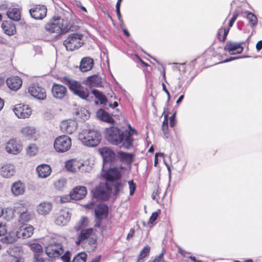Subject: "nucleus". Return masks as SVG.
I'll list each match as a JSON object with an SVG mask.
<instances>
[{
    "instance_id": "f257e3e1",
    "label": "nucleus",
    "mask_w": 262,
    "mask_h": 262,
    "mask_svg": "<svg viewBox=\"0 0 262 262\" xmlns=\"http://www.w3.org/2000/svg\"><path fill=\"white\" fill-rule=\"evenodd\" d=\"M130 130L122 131L118 127L112 126L105 129L104 134L106 140L112 145L129 149L133 147L134 134L137 135V132L129 125Z\"/></svg>"
},
{
    "instance_id": "f03ea898",
    "label": "nucleus",
    "mask_w": 262,
    "mask_h": 262,
    "mask_svg": "<svg viewBox=\"0 0 262 262\" xmlns=\"http://www.w3.org/2000/svg\"><path fill=\"white\" fill-rule=\"evenodd\" d=\"M61 82L68 85L69 90L74 94L80 98L86 100L90 95L89 90L83 87L81 83L69 76H61L57 78Z\"/></svg>"
},
{
    "instance_id": "7ed1b4c3",
    "label": "nucleus",
    "mask_w": 262,
    "mask_h": 262,
    "mask_svg": "<svg viewBox=\"0 0 262 262\" xmlns=\"http://www.w3.org/2000/svg\"><path fill=\"white\" fill-rule=\"evenodd\" d=\"M72 25L68 22L67 18L61 19L59 17L54 18L47 23L45 28L49 34L60 35L71 30Z\"/></svg>"
},
{
    "instance_id": "20e7f679",
    "label": "nucleus",
    "mask_w": 262,
    "mask_h": 262,
    "mask_svg": "<svg viewBox=\"0 0 262 262\" xmlns=\"http://www.w3.org/2000/svg\"><path fill=\"white\" fill-rule=\"evenodd\" d=\"M79 139L83 144L89 147L98 145L101 141V134L94 130H83L78 135Z\"/></svg>"
},
{
    "instance_id": "39448f33",
    "label": "nucleus",
    "mask_w": 262,
    "mask_h": 262,
    "mask_svg": "<svg viewBox=\"0 0 262 262\" xmlns=\"http://www.w3.org/2000/svg\"><path fill=\"white\" fill-rule=\"evenodd\" d=\"M83 35L81 33H72L63 41V45L68 51H73L83 45Z\"/></svg>"
},
{
    "instance_id": "423d86ee",
    "label": "nucleus",
    "mask_w": 262,
    "mask_h": 262,
    "mask_svg": "<svg viewBox=\"0 0 262 262\" xmlns=\"http://www.w3.org/2000/svg\"><path fill=\"white\" fill-rule=\"evenodd\" d=\"M97 235L93 228L83 229L77 237L76 244L77 245L88 243L90 245L95 244L97 242Z\"/></svg>"
},
{
    "instance_id": "0eeeda50",
    "label": "nucleus",
    "mask_w": 262,
    "mask_h": 262,
    "mask_svg": "<svg viewBox=\"0 0 262 262\" xmlns=\"http://www.w3.org/2000/svg\"><path fill=\"white\" fill-rule=\"evenodd\" d=\"M71 146V138L65 135L59 136L54 142V148L58 152H64L68 151Z\"/></svg>"
},
{
    "instance_id": "6e6552de",
    "label": "nucleus",
    "mask_w": 262,
    "mask_h": 262,
    "mask_svg": "<svg viewBox=\"0 0 262 262\" xmlns=\"http://www.w3.org/2000/svg\"><path fill=\"white\" fill-rule=\"evenodd\" d=\"M111 190L107 183H100L92 190V193L97 200L106 201L110 196Z\"/></svg>"
},
{
    "instance_id": "1a4fd4ad",
    "label": "nucleus",
    "mask_w": 262,
    "mask_h": 262,
    "mask_svg": "<svg viewBox=\"0 0 262 262\" xmlns=\"http://www.w3.org/2000/svg\"><path fill=\"white\" fill-rule=\"evenodd\" d=\"M46 254L50 258H58L64 252L62 243L53 241L45 248Z\"/></svg>"
},
{
    "instance_id": "9d476101",
    "label": "nucleus",
    "mask_w": 262,
    "mask_h": 262,
    "mask_svg": "<svg viewBox=\"0 0 262 262\" xmlns=\"http://www.w3.org/2000/svg\"><path fill=\"white\" fill-rule=\"evenodd\" d=\"M108 213V206L105 204H98L95 208V215L96 227H99L103 219H105Z\"/></svg>"
},
{
    "instance_id": "9b49d317",
    "label": "nucleus",
    "mask_w": 262,
    "mask_h": 262,
    "mask_svg": "<svg viewBox=\"0 0 262 262\" xmlns=\"http://www.w3.org/2000/svg\"><path fill=\"white\" fill-rule=\"evenodd\" d=\"M99 152L103 158L105 163L116 164L117 163V153L111 148L105 146L99 149Z\"/></svg>"
},
{
    "instance_id": "f8f14e48",
    "label": "nucleus",
    "mask_w": 262,
    "mask_h": 262,
    "mask_svg": "<svg viewBox=\"0 0 262 262\" xmlns=\"http://www.w3.org/2000/svg\"><path fill=\"white\" fill-rule=\"evenodd\" d=\"M102 176L107 182H115L122 178L120 170L116 167L108 168L103 172Z\"/></svg>"
},
{
    "instance_id": "ddd939ff",
    "label": "nucleus",
    "mask_w": 262,
    "mask_h": 262,
    "mask_svg": "<svg viewBox=\"0 0 262 262\" xmlns=\"http://www.w3.org/2000/svg\"><path fill=\"white\" fill-rule=\"evenodd\" d=\"M71 214L69 209L64 208L61 209L55 215V223L58 226H64L70 220Z\"/></svg>"
},
{
    "instance_id": "4468645a",
    "label": "nucleus",
    "mask_w": 262,
    "mask_h": 262,
    "mask_svg": "<svg viewBox=\"0 0 262 262\" xmlns=\"http://www.w3.org/2000/svg\"><path fill=\"white\" fill-rule=\"evenodd\" d=\"M15 115L20 119L28 118L32 114V110L28 105L24 104H16L13 109Z\"/></svg>"
},
{
    "instance_id": "2eb2a0df",
    "label": "nucleus",
    "mask_w": 262,
    "mask_h": 262,
    "mask_svg": "<svg viewBox=\"0 0 262 262\" xmlns=\"http://www.w3.org/2000/svg\"><path fill=\"white\" fill-rule=\"evenodd\" d=\"M28 93L32 97L38 100H43L47 97L46 90L38 85L32 84L29 86Z\"/></svg>"
},
{
    "instance_id": "dca6fc26",
    "label": "nucleus",
    "mask_w": 262,
    "mask_h": 262,
    "mask_svg": "<svg viewBox=\"0 0 262 262\" xmlns=\"http://www.w3.org/2000/svg\"><path fill=\"white\" fill-rule=\"evenodd\" d=\"M47 9L45 5H36L29 10L31 17L35 19H42L46 17Z\"/></svg>"
},
{
    "instance_id": "f3484780",
    "label": "nucleus",
    "mask_w": 262,
    "mask_h": 262,
    "mask_svg": "<svg viewBox=\"0 0 262 262\" xmlns=\"http://www.w3.org/2000/svg\"><path fill=\"white\" fill-rule=\"evenodd\" d=\"M20 133L24 138L29 140L32 139L34 141L37 140L39 135L36 128L31 125L23 127L20 130Z\"/></svg>"
},
{
    "instance_id": "a211bd4d",
    "label": "nucleus",
    "mask_w": 262,
    "mask_h": 262,
    "mask_svg": "<svg viewBox=\"0 0 262 262\" xmlns=\"http://www.w3.org/2000/svg\"><path fill=\"white\" fill-rule=\"evenodd\" d=\"M243 42H235L228 41L224 46V50L231 55L241 53L243 51Z\"/></svg>"
},
{
    "instance_id": "6ab92c4d",
    "label": "nucleus",
    "mask_w": 262,
    "mask_h": 262,
    "mask_svg": "<svg viewBox=\"0 0 262 262\" xmlns=\"http://www.w3.org/2000/svg\"><path fill=\"white\" fill-rule=\"evenodd\" d=\"M78 127V124L76 120L69 119L61 122L60 128L62 132L67 134H72L75 132Z\"/></svg>"
},
{
    "instance_id": "aec40b11",
    "label": "nucleus",
    "mask_w": 262,
    "mask_h": 262,
    "mask_svg": "<svg viewBox=\"0 0 262 262\" xmlns=\"http://www.w3.org/2000/svg\"><path fill=\"white\" fill-rule=\"evenodd\" d=\"M51 92L55 98L62 99L66 96L68 90L67 88L62 84L54 83L52 87Z\"/></svg>"
},
{
    "instance_id": "412c9836",
    "label": "nucleus",
    "mask_w": 262,
    "mask_h": 262,
    "mask_svg": "<svg viewBox=\"0 0 262 262\" xmlns=\"http://www.w3.org/2000/svg\"><path fill=\"white\" fill-rule=\"evenodd\" d=\"M22 145L16 139L10 140L6 144V150L10 154H18L22 150Z\"/></svg>"
},
{
    "instance_id": "4be33fe9",
    "label": "nucleus",
    "mask_w": 262,
    "mask_h": 262,
    "mask_svg": "<svg viewBox=\"0 0 262 262\" xmlns=\"http://www.w3.org/2000/svg\"><path fill=\"white\" fill-rule=\"evenodd\" d=\"M87 193L85 187L78 186L74 188L70 192V195L72 199L80 200L83 199Z\"/></svg>"
},
{
    "instance_id": "5701e85b",
    "label": "nucleus",
    "mask_w": 262,
    "mask_h": 262,
    "mask_svg": "<svg viewBox=\"0 0 262 262\" xmlns=\"http://www.w3.org/2000/svg\"><path fill=\"white\" fill-rule=\"evenodd\" d=\"M8 88L11 90L16 91L19 89L22 85L23 81L18 76H11L6 81Z\"/></svg>"
},
{
    "instance_id": "b1692460",
    "label": "nucleus",
    "mask_w": 262,
    "mask_h": 262,
    "mask_svg": "<svg viewBox=\"0 0 262 262\" xmlns=\"http://www.w3.org/2000/svg\"><path fill=\"white\" fill-rule=\"evenodd\" d=\"M26 191V185L21 181L18 180L13 183L11 187V191L15 196L21 195Z\"/></svg>"
},
{
    "instance_id": "393cba45",
    "label": "nucleus",
    "mask_w": 262,
    "mask_h": 262,
    "mask_svg": "<svg viewBox=\"0 0 262 262\" xmlns=\"http://www.w3.org/2000/svg\"><path fill=\"white\" fill-rule=\"evenodd\" d=\"M52 208L53 204L51 202L43 201L37 206L36 211L39 214L45 216L50 213Z\"/></svg>"
},
{
    "instance_id": "a878e982",
    "label": "nucleus",
    "mask_w": 262,
    "mask_h": 262,
    "mask_svg": "<svg viewBox=\"0 0 262 262\" xmlns=\"http://www.w3.org/2000/svg\"><path fill=\"white\" fill-rule=\"evenodd\" d=\"M134 155L132 153L126 152L121 150L117 152V162L125 164H130L134 161Z\"/></svg>"
},
{
    "instance_id": "bb28decb",
    "label": "nucleus",
    "mask_w": 262,
    "mask_h": 262,
    "mask_svg": "<svg viewBox=\"0 0 262 262\" xmlns=\"http://www.w3.org/2000/svg\"><path fill=\"white\" fill-rule=\"evenodd\" d=\"M83 165L80 161L76 159H71L66 162L65 167L68 171L75 172Z\"/></svg>"
},
{
    "instance_id": "cd10ccee",
    "label": "nucleus",
    "mask_w": 262,
    "mask_h": 262,
    "mask_svg": "<svg viewBox=\"0 0 262 262\" xmlns=\"http://www.w3.org/2000/svg\"><path fill=\"white\" fill-rule=\"evenodd\" d=\"M34 229L31 225L21 226L17 231L19 238L26 239L31 237L34 233Z\"/></svg>"
},
{
    "instance_id": "c85d7f7f",
    "label": "nucleus",
    "mask_w": 262,
    "mask_h": 262,
    "mask_svg": "<svg viewBox=\"0 0 262 262\" xmlns=\"http://www.w3.org/2000/svg\"><path fill=\"white\" fill-rule=\"evenodd\" d=\"M84 84L90 87H100L102 86L101 78L97 75H93L87 77Z\"/></svg>"
},
{
    "instance_id": "c756f323",
    "label": "nucleus",
    "mask_w": 262,
    "mask_h": 262,
    "mask_svg": "<svg viewBox=\"0 0 262 262\" xmlns=\"http://www.w3.org/2000/svg\"><path fill=\"white\" fill-rule=\"evenodd\" d=\"M94 60L92 58L86 57L83 58L80 62V69L83 72L90 71L94 66Z\"/></svg>"
},
{
    "instance_id": "7c9ffc66",
    "label": "nucleus",
    "mask_w": 262,
    "mask_h": 262,
    "mask_svg": "<svg viewBox=\"0 0 262 262\" xmlns=\"http://www.w3.org/2000/svg\"><path fill=\"white\" fill-rule=\"evenodd\" d=\"M2 28L5 33L9 36L14 35L16 32L15 26L11 21H4L2 25Z\"/></svg>"
},
{
    "instance_id": "2f4dec72",
    "label": "nucleus",
    "mask_w": 262,
    "mask_h": 262,
    "mask_svg": "<svg viewBox=\"0 0 262 262\" xmlns=\"http://www.w3.org/2000/svg\"><path fill=\"white\" fill-rule=\"evenodd\" d=\"M36 171L39 177L45 178L50 174L51 168L49 165L42 164L37 167Z\"/></svg>"
},
{
    "instance_id": "473e14b6",
    "label": "nucleus",
    "mask_w": 262,
    "mask_h": 262,
    "mask_svg": "<svg viewBox=\"0 0 262 262\" xmlns=\"http://www.w3.org/2000/svg\"><path fill=\"white\" fill-rule=\"evenodd\" d=\"M15 170L13 165L11 164H4L1 168V175L4 178H9L13 176Z\"/></svg>"
},
{
    "instance_id": "72a5a7b5",
    "label": "nucleus",
    "mask_w": 262,
    "mask_h": 262,
    "mask_svg": "<svg viewBox=\"0 0 262 262\" xmlns=\"http://www.w3.org/2000/svg\"><path fill=\"white\" fill-rule=\"evenodd\" d=\"M96 114L97 117L104 122L109 123H114L115 122L112 117L102 108L98 110Z\"/></svg>"
},
{
    "instance_id": "f704fd0d",
    "label": "nucleus",
    "mask_w": 262,
    "mask_h": 262,
    "mask_svg": "<svg viewBox=\"0 0 262 262\" xmlns=\"http://www.w3.org/2000/svg\"><path fill=\"white\" fill-rule=\"evenodd\" d=\"M18 238H19L18 232L11 231L7 234L4 237L2 238L1 241L4 244H12L15 242Z\"/></svg>"
},
{
    "instance_id": "c9c22d12",
    "label": "nucleus",
    "mask_w": 262,
    "mask_h": 262,
    "mask_svg": "<svg viewBox=\"0 0 262 262\" xmlns=\"http://www.w3.org/2000/svg\"><path fill=\"white\" fill-rule=\"evenodd\" d=\"M33 215L27 208L23 209L20 212L19 216V222L22 224H25L31 220Z\"/></svg>"
},
{
    "instance_id": "e433bc0d",
    "label": "nucleus",
    "mask_w": 262,
    "mask_h": 262,
    "mask_svg": "<svg viewBox=\"0 0 262 262\" xmlns=\"http://www.w3.org/2000/svg\"><path fill=\"white\" fill-rule=\"evenodd\" d=\"M150 252V247L149 245L144 246L141 250L136 262H144L146 258L149 255Z\"/></svg>"
},
{
    "instance_id": "4c0bfd02",
    "label": "nucleus",
    "mask_w": 262,
    "mask_h": 262,
    "mask_svg": "<svg viewBox=\"0 0 262 262\" xmlns=\"http://www.w3.org/2000/svg\"><path fill=\"white\" fill-rule=\"evenodd\" d=\"M164 115V120L162 123V130L164 133L165 137L166 138L169 137V132H168V112L167 110H164L163 112Z\"/></svg>"
},
{
    "instance_id": "58836bf2",
    "label": "nucleus",
    "mask_w": 262,
    "mask_h": 262,
    "mask_svg": "<svg viewBox=\"0 0 262 262\" xmlns=\"http://www.w3.org/2000/svg\"><path fill=\"white\" fill-rule=\"evenodd\" d=\"M8 17L14 21H19L20 19V10L19 8H14L7 12Z\"/></svg>"
},
{
    "instance_id": "ea45409f",
    "label": "nucleus",
    "mask_w": 262,
    "mask_h": 262,
    "mask_svg": "<svg viewBox=\"0 0 262 262\" xmlns=\"http://www.w3.org/2000/svg\"><path fill=\"white\" fill-rule=\"evenodd\" d=\"M92 93L94 95L95 98L97 99L99 103L102 105H106L107 102V99L106 96L101 92L98 90H93Z\"/></svg>"
},
{
    "instance_id": "a19ab883",
    "label": "nucleus",
    "mask_w": 262,
    "mask_h": 262,
    "mask_svg": "<svg viewBox=\"0 0 262 262\" xmlns=\"http://www.w3.org/2000/svg\"><path fill=\"white\" fill-rule=\"evenodd\" d=\"M229 31V28L221 27L217 31L216 37L220 41H224Z\"/></svg>"
},
{
    "instance_id": "79ce46f5",
    "label": "nucleus",
    "mask_w": 262,
    "mask_h": 262,
    "mask_svg": "<svg viewBox=\"0 0 262 262\" xmlns=\"http://www.w3.org/2000/svg\"><path fill=\"white\" fill-rule=\"evenodd\" d=\"M246 13L247 14V19L250 25L252 27L255 26L258 22L256 16L254 13L249 11H246Z\"/></svg>"
},
{
    "instance_id": "37998d69",
    "label": "nucleus",
    "mask_w": 262,
    "mask_h": 262,
    "mask_svg": "<svg viewBox=\"0 0 262 262\" xmlns=\"http://www.w3.org/2000/svg\"><path fill=\"white\" fill-rule=\"evenodd\" d=\"M38 147L35 144H31L26 149L27 154L31 157L35 156L38 152Z\"/></svg>"
},
{
    "instance_id": "c03bdc74",
    "label": "nucleus",
    "mask_w": 262,
    "mask_h": 262,
    "mask_svg": "<svg viewBox=\"0 0 262 262\" xmlns=\"http://www.w3.org/2000/svg\"><path fill=\"white\" fill-rule=\"evenodd\" d=\"M31 249L33 252V255L35 254H43V249L39 244L32 243L30 245Z\"/></svg>"
},
{
    "instance_id": "a18cd8bd",
    "label": "nucleus",
    "mask_w": 262,
    "mask_h": 262,
    "mask_svg": "<svg viewBox=\"0 0 262 262\" xmlns=\"http://www.w3.org/2000/svg\"><path fill=\"white\" fill-rule=\"evenodd\" d=\"M125 185V182L117 181L113 184L115 192L116 194L121 191Z\"/></svg>"
},
{
    "instance_id": "49530a36",
    "label": "nucleus",
    "mask_w": 262,
    "mask_h": 262,
    "mask_svg": "<svg viewBox=\"0 0 262 262\" xmlns=\"http://www.w3.org/2000/svg\"><path fill=\"white\" fill-rule=\"evenodd\" d=\"M87 254L84 252H81L76 255L72 262H85Z\"/></svg>"
},
{
    "instance_id": "de8ad7c7",
    "label": "nucleus",
    "mask_w": 262,
    "mask_h": 262,
    "mask_svg": "<svg viewBox=\"0 0 262 262\" xmlns=\"http://www.w3.org/2000/svg\"><path fill=\"white\" fill-rule=\"evenodd\" d=\"M66 181L64 179H58L54 183L55 187L59 190H62L66 186Z\"/></svg>"
},
{
    "instance_id": "09e8293b",
    "label": "nucleus",
    "mask_w": 262,
    "mask_h": 262,
    "mask_svg": "<svg viewBox=\"0 0 262 262\" xmlns=\"http://www.w3.org/2000/svg\"><path fill=\"white\" fill-rule=\"evenodd\" d=\"M33 262H51L49 258L43 257V254H35L33 255Z\"/></svg>"
},
{
    "instance_id": "8fccbe9b",
    "label": "nucleus",
    "mask_w": 262,
    "mask_h": 262,
    "mask_svg": "<svg viewBox=\"0 0 262 262\" xmlns=\"http://www.w3.org/2000/svg\"><path fill=\"white\" fill-rule=\"evenodd\" d=\"M128 184L129 185V195H133L136 190L137 185L134 182L133 180H129L128 182Z\"/></svg>"
},
{
    "instance_id": "3c124183",
    "label": "nucleus",
    "mask_w": 262,
    "mask_h": 262,
    "mask_svg": "<svg viewBox=\"0 0 262 262\" xmlns=\"http://www.w3.org/2000/svg\"><path fill=\"white\" fill-rule=\"evenodd\" d=\"M88 222V221L87 217L82 216L79 221L78 229H80L86 226Z\"/></svg>"
},
{
    "instance_id": "603ef678",
    "label": "nucleus",
    "mask_w": 262,
    "mask_h": 262,
    "mask_svg": "<svg viewBox=\"0 0 262 262\" xmlns=\"http://www.w3.org/2000/svg\"><path fill=\"white\" fill-rule=\"evenodd\" d=\"M7 229L5 224L0 222V236H3L7 233Z\"/></svg>"
},
{
    "instance_id": "864d4df0",
    "label": "nucleus",
    "mask_w": 262,
    "mask_h": 262,
    "mask_svg": "<svg viewBox=\"0 0 262 262\" xmlns=\"http://www.w3.org/2000/svg\"><path fill=\"white\" fill-rule=\"evenodd\" d=\"M178 252L183 257H188V255L190 254V252H188L182 249L181 247L178 246Z\"/></svg>"
},
{
    "instance_id": "5fc2aeb1",
    "label": "nucleus",
    "mask_w": 262,
    "mask_h": 262,
    "mask_svg": "<svg viewBox=\"0 0 262 262\" xmlns=\"http://www.w3.org/2000/svg\"><path fill=\"white\" fill-rule=\"evenodd\" d=\"M61 259L63 262H70V253L69 251H66L64 254L61 256Z\"/></svg>"
},
{
    "instance_id": "6e6d98bb",
    "label": "nucleus",
    "mask_w": 262,
    "mask_h": 262,
    "mask_svg": "<svg viewBox=\"0 0 262 262\" xmlns=\"http://www.w3.org/2000/svg\"><path fill=\"white\" fill-rule=\"evenodd\" d=\"M176 112H175L170 117V126L172 127L175 126L177 123V121L176 119Z\"/></svg>"
},
{
    "instance_id": "4d7b16f0",
    "label": "nucleus",
    "mask_w": 262,
    "mask_h": 262,
    "mask_svg": "<svg viewBox=\"0 0 262 262\" xmlns=\"http://www.w3.org/2000/svg\"><path fill=\"white\" fill-rule=\"evenodd\" d=\"M238 16V13H235L233 15L231 19H230L229 23V27L228 28H229V29L232 27L233 24L234 23L235 21L237 19V17Z\"/></svg>"
},
{
    "instance_id": "13d9d810",
    "label": "nucleus",
    "mask_w": 262,
    "mask_h": 262,
    "mask_svg": "<svg viewBox=\"0 0 262 262\" xmlns=\"http://www.w3.org/2000/svg\"><path fill=\"white\" fill-rule=\"evenodd\" d=\"M158 216V214L157 212H153L151 214V215L149 218V223L150 224L153 223V222L157 220Z\"/></svg>"
},
{
    "instance_id": "bf43d9fd",
    "label": "nucleus",
    "mask_w": 262,
    "mask_h": 262,
    "mask_svg": "<svg viewBox=\"0 0 262 262\" xmlns=\"http://www.w3.org/2000/svg\"><path fill=\"white\" fill-rule=\"evenodd\" d=\"M135 230L133 228H131L129 230V233H128L127 236H126V240L129 241L131 238H132L135 234Z\"/></svg>"
},
{
    "instance_id": "052dcab7",
    "label": "nucleus",
    "mask_w": 262,
    "mask_h": 262,
    "mask_svg": "<svg viewBox=\"0 0 262 262\" xmlns=\"http://www.w3.org/2000/svg\"><path fill=\"white\" fill-rule=\"evenodd\" d=\"M11 262H25V259L20 256H13Z\"/></svg>"
},
{
    "instance_id": "680f3d73",
    "label": "nucleus",
    "mask_w": 262,
    "mask_h": 262,
    "mask_svg": "<svg viewBox=\"0 0 262 262\" xmlns=\"http://www.w3.org/2000/svg\"><path fill=\"white\" fill-rule=\"evenodd\" d=\"M162 85L163 90L167 94L168 98L169 99L170 97V93H169V91H168V90L166 88V85L164 83H162Z\"/></svg>"
},
{
    "instance_id": "e2e57ef3",
    "label": "nucleus",
    "mask_w": 262,
    "mask_h": 262,
    "mask_svg": "<svg viewBox=\"0 0 262 262\" xmlns=\"http://www.w3.org/2000/svg\"><path fill=\"white\" fill-rule=\"evenodd\" d=\"M256 49L257 51H259L262 49V40L258 41L256 45Z\"/></svg>"
},
{
    "instance_id": "0e129e2a",
    "label": "nucleus",
    "mask_w": 262,
    "mask_h": 262,
    "mask_svg": "<svg viewBox=\"0 0 262 262\" xmlns=\"http://www.w3.org/2000/svg\"><path fill=\"white\" fill-rule=\"evenodd\" d=\"M101 258V255H99L91 260L90 262H100Z\"/></svg>"
},
{
    "instance_id": "69168bd1",
    "label": "nucleus",
    "mask_w": 262,
    "mask_h": 262,
    "mask_svg": "<svg viewBox=\"0 0 262 262\" xmlns=\"http://www.w3.org/2000/svg\"><path fill=\"white\" fill-rule=\"evenodd\" d=\"M188 258L192 261V262H203L202 260L197 259L195 256H189Z\"/></svg>"
},
{
    "instance_id": "338daca9",
    "label": "nucleus",
    "mask_w": 262,
    "mask_h": 262,
    "mask_svg": "<svg viewBox=\"0 0 262 262\" xmlns=\"http://www.w3.org/2000/svg\"><path fill=\"white\" fill-rule=\"evenodd\" d=\"M116 12L118 19H120L121 18V14L120 12V8H116Z\"/></svg>"
},
{
    "instance_id": "774afa93",
    "label": "nucleus",
    "mask_w": 262,
    "mask_h": 262,
    "mask_svg": "<svg viewBox=\"0 0 262 262\" xmlns=\"http://www.w3.org/2000/svg\"><path fill=\"white\" fill-rule=\"evenodd\" d=\"M5 79L4 77H0V88L3 86L5 84Z\"/></svg>"
}]
</instances>
